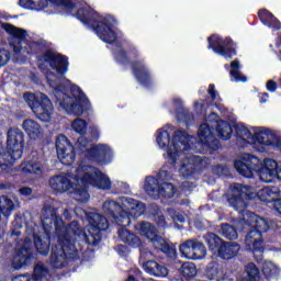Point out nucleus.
I'll return each instance as SVG.
<instances>
[{
	"label": "nucleus",
	"instance_id": "obj_58",
	"mask_svg": "<svg viewBox=\"0 0 281 281\" xmlns=\"http://www.w3.org/2000/svg\"><path fill=\"white\" fill-rule=\"evenodd\" d=\"M123 188L124 190L121 192H123V194H128V191L131 190V187H128V183H123Z\"/></svg>",
	"mask_w": 281,
	"mask_h": 281
},
{
	"label": "nucleus",
	"instance_id": "obj_26",
	"mask_svg": "<svg viewBox=\"0 0 281 281\" xmlns=\"http://www.w3.org/2000/svg\"><path fill=\"white\" fill-rule=\"evenodd\" d=\"M22 128L30 139H41V137H43V127H41V124L32 119L24 120L22 123Z\"/></svg>",
	"mask_w": 281,
	"mask_h": 281
},
{
	"label": "nucleus",
	"instance_id": "obj_40",
	"mask_svg": "<svg viewBox=\"0 0 281 281\" xmlns=\"http://www.w3.org/2000/svg\"><path fill=\"white\" fill-rule=\"evenodd\" d=\"M47 273H49V269L45 267V263L37 262L33 270V280L34 281L43 280L45 276H47Z\"/></svg>",
	"mask_w": 281,
	"mask_h": 281
},
{
	"label": "nucleus",
	"instance_id": "obj_13",
	"mask_svg": "<svg viewBox=\"0 0 281 281\" xmlns=\"http://www.w3.org/2000/svg\"><path fill=\"white\" fill-rule=\"evenodd\" d=\"M38 69L45 70L50 67L58 76H65L69 71V57L67 55L56 53L52 48H47L37 56Z\"/></svg>",
	"mask_w": 281,
	"mask_h": 281
},
{
	"label": "nucleus",
	"instance_id": "obj_33",
	"mask_svg": "<svg viewBox=\"0 0 281 281\" xmlns=\"http://www.w3.org/2000/svg\"><path fill=\"white\" fill-rule=\"evenodd\" d=\"M119 238L130 247H139L142 245V239L126 228L119 229Z\"/></svg>",
	"mask_w": 281,
	"mask_h": 281
},
{
	"label": "nucleus",
	"instance_id": "obj_46",
	"mask_svg": "<svg viewBox=\"0 0 281 281\" xmlns=\"http://www.w3.org/2000/svg\"><path fill=\"white\" fill-rule=\"evenodd\" d=\"M266 89L270 93H276V91H278V82H276L273 79L268 80L266 83Z\"/></svg>",
	"mask_w": 281,
	"mask_h": 281
},
{
	"label": "nucleus",
	"instance_id": "obj_39",
	"mask_svg": "<svg viewBox=\"0 0 281 281\" xmlns=\"http://www.w3.org/2000/svg\"><path fill=\"white\" fill-rule=\"evenodd\" d=\"M234 131L239 139H254V134L243 124H235Z\"/></svg>",
	"mask_w": 281,
	"mask_h": 281
},
{
	"label": "nucleus",
	"instance_id": "obj_30",
	"mask_svg": "<svg viewBox=\"0 0 281 281\" xmlns=\"http://www.w3.org/2000/svg\"><path fill=\"white\" fill-rule=\"evenodd\" d=\"M280 192L278 187H266L259 191V199L263 203H271L272 206L276 205V201H279Z\"/></svg>",
	"mask_w": 281,
	"mask_h": 281
},
{
	"label": "nucleus",
	"instance_id": "obj_35",
	"mask_svg": "<svg viewBox=\"0 0 281 281\" xmlns=\"http://www.w3.org/2000/svg\"><path fill=\"white\" fill-rule=\"evenodd\" d=\"M220 234H222L226 240H236V238H238V231L234 227V225L228 223L221 224Z\"/></svg>",
	"mask_w": 281,
	"mask_h": 281
},
{
	"label": "nucleus",
	"instance_id": "obj_18",
	"mask_svg": "<svg viewBox=\"0 0 281 281\" xmlns=\"http://www.w3.org/2000/svg\"><path fill=\"white\" fill-rule=\"evenodd\" d=\"M34 260V250L32 249V241L26 239L19 247H15V251L11 261V267L19 271V269H25L32 265Z\"/></svg>",
	"mask_w": 281,
	"mask_h": 281
},
{
	"label": "nucleus",
	"instance_id": "obj_59",
	"mask_svg": "<svg viewBox=\"0 0 281 281\" xmlns=\"http://www.w3.org/2000/svg\"><path fill=\"white\" fill-rule=\"evenodd\" d=\"M11 236H21V232H19V231L16 232V231L13 229L11 232Z\"/></svg>",
	"mask_w": 281,
	"mask_h": 281
},
{
	"label": "nucleus",
	"instance_id": "obj_49",
	"mask_svg": "<svg viewBox=\"0 0 281 281\" xmlns=\"http://www.w3.org/2000/svg\"><path fill=\"white\" fill-rule=\"evenodd\" d=\"M117 254H119V256L126 257V256H128V254H131V249L128 248V246L119 245Z\"/></svg>",
	"mask_w": 281,
	"mask_h": 281
},
{
	"label": "nucleus",
	"instance_id": "obj_19",
	"mask_svg": "<svg viewBox=\"0 0 281 281\" xmlns=\"http://www.w3.org/2000/svg\"><path fill=\"white\" fill-rule=\"evenodd\" d=\"M180 254L188 260H203L207 256L205 244L199 239H188L179 247Z\"/></svg>",
	"mask_w": 281,
	"mask_h": 281
},
{
	"label": "nucleus",
	"instance_id": "obj_61",
	"mask_svg": "<svg viewBox=\"0 0 281 281\" xmlns=\"http://www.w3.org/2000/svg\"><path fill=\"white\" fill-rule=\"evenodd\" d=\"M195 161H201V157H195Z\"/></svg>",
	"mask_w": 281,
	"mask_h": 281
},
{
	"label": "nucleus",
	"instance_id": "obj_11",
	"mask_svg": "<svg viewBox=\"0 0 281 281\" xmlns=\"http://www.w3.org/2000/svg\"><path fill=\"white\" fill-rule=\"evenodd\" d=\"M75 181L81 183L75 188V200L79 203H87L89 201V186L99 188V190H111V179L106 175L102 173L100 169L94 168L93 172H86L82 177L75 176Z\"/></svg>",
	"mask_w": 281,
	"mask_h": 281
},
{
	"label": "nucleus",
	"instance_id": "obj_34",
	"mask_svg": "<svg viewBox=\"0 0 281 281\" xmlns=\"http://www.w3.org/2000/svg\"><path fill=\"white\" fill-rule=\"evenodd\" d=\"M196 170H199V164H195L194 159H184L179 168V173L183 179H190Z\"/></svg>",
	"mask_w": 281,
	"mask_h": 281
},
{
	"label": "nucleus",
	"instance_id": "obj_41",
	"mask_svg": "<svg viewBox=\"0 0 281 281\" xmlns=\"http://www.w3.org/2000/svg\"><path fill=\"white\" fill-rule=\"evenodd\" d=\"M45 47H46L45 42H31L29 44V49L31 50V54H33V56H36L37 63H38V56L45 53L43 52Z\"/></svg>",
	"mask_w": 281,
	"mask_h": 281
},
{
	"label": "nucleus",
	"instance_id": "obj_38",
	"mask_svg": "<svg viewBox=\"0 0 281 281\" xmlns=\"http://www.w3.org/2000/svg\"><path fill=\"white\" fill-rule=\"evenodd\" d=\"M245 271L248 278L243 279L241 281H260V270L258 269V266H256V263L249 262L246 266Z\"/></svg>",
	"mask_w": 281,
	"mask_h": 281
},
{
	"label": "nucleus",
	"instance_id": "obj_32",
	"mask_svg": "<svg viewBox=\"0 0 281 281\" xmlns=\"http://www.w3.org/2000/svg\"><path fill=\"white\" fill-rule=\"evenodd\" d=\"M203 238L209 247V251H212V254L217 256L218 250L223 247L225 240L214 233H206Z\"/></svg>",
	"mask_w": 281,
	"mask_h": 281
},
{
	"label": "nucleus",
	"instance_id": "obj_4",
	"mask_svg": "<svg viewBox=\"0 0 281 281\" xmlns=\"http://www.w3.org/2000/svg\"><path fill=\"white\" fill-rule=\"evenodd\" d=\"M46 80L49 87L54 89L53 93L56 102L61 109H65L68 115L80 117V115L91 111V101L80 87L72 85L69 88V86L61 83L56 85V81L52 80L49 76L46 77Z\"/></svg>",
	"mask_w": 281,
	"mask_h": 281
},
{
	"label": "nucleus",
	"instance_id": "obj_36",
	"mask_svg": "<svg viewBox=\"0 0 281 281\" xmlns=\"http://www.w3.org/2000/svg\"><path fill=\"white\" fill-rule=\"evenodd\" d=\"M231 76L234 78L235 82H246L247 76L240 74L238 71L240 69V61L238 59H235L231 63Z\"/></svg>",
	"mask_w": 281,
	"mask_h": 281
},
{
	"label": "nucleus",
	"instance_id": "obj_1",
	"mask_svg": "<svg viewBox=\"0 0 281 281\" xmlns=\"http://www.w3.org/2000/svg\"><path fill=\"white\" fill-rule=\"evenodd\" d=\"M89 225L83 229L77 221H72L65 226V222L60 215L53 212L49 217L42 220V226L46 237L43 238L38 234H33L34 246L37 254L47 256L49 254V245H52V233L55 231L57 244L50 250V267L53 269H64L67 267V260H78V249L76 240L82 236L87 245L98 247L102 240V232L109 229V220L100 213H90L88 215Z\"/></svg>",
	"mask_w": 281,
	"mask_h": 281
},
{
	"label": "nucleus",
	"instance_id": "obj_15",
	"mask_svg": "<svg viewBox=\"0 0 281 281\" xmlns=\"http://www.w3.org/2000/svg\"><path fill=\"white\" fill-rule=\"evenodd\" d=\"M198 148L201 155H213L221 148V140L214 135V127L202 123L198 130Z\"/></svg>",
	"mask_w": 281,
	"mask_h": 281
},
{
	"label": "nucleus",
	"instance_id": "obj_48",
	"mask_svg": "<svg viewBox=\"0 0 281 281\" xmlns=\"http://www.w3.org/2000/svg\"><path fill=\"white\" fill-rule=\"evenodd\" d=\"M149 213L151 214V216H154V218H156L161 214V207H159V205L157 204H151L149 206Z\"/></svg>",
	"mask_w": 281,
	"mask_h": 281
},
{
	"label": "nucleus",
	"instance_id": "obj_31",
	"mask_svg": "<svg viewBox=\"0 0 281 281\" xmlns=\"http://www.w3.org/2000/svg\"><path fill=\"white\" fill-rule=\"evenodd\" d=\"M204 276L206 280L221 281L223 280V269H221V265L218 262L211 261L205 267Z\"/></svg>",
	"mask_w": 281,
	"mask_h": 281
},
{
	"label": "nucleus",
	"instance_id": "obj_62",
	"mask_svg": "<svg viewBox=\"0 0 281 281\" xmlns=\"http://www.w3.org/2000/svg\"><path fill=\"white\" fill-rule=\"evenodd\" d=\"M49 76H54V72H50Z\"/></svg>",
	"mask_w": 281,
	"mask_h": 281
},
{
	"label": "nucleus",
	"instance_id": "obj_7",
	"mask_svg": "<svg viewBox=\"0 0 281 281\" xmlns=\"http://www.w3.org/2000/svg\"><path fill=\"white\" fill-rule=\"evenodd\" d=\"M103 212L108 215V218H112L119 227H128L132 218L137 220L139 216H144L146 204L133 198H126L123 205L115 200H106L103 203Z\"/></svg>",
	"mask_w": 281,
	"mask_h": 281
},
{
	"label": "nucleus",
	"instance_id": "obj_14",
	"mask_svg": "<svg viewBox=\"0 0 281 281\" xmlns=\"http://www.w3.org/2000/svg\"><path fill=\"white\" fill-rule=\"evenodd\" d=\"M24 100H26L29 106L32 109L34 115L41 122H49L52 120V110L54 105L52 104V100L45 93H41L40 97L32 93H24Z\"/></svg>",
	"mask_w": 281,
	"mask_h": 281
},
{
	"label": "nucleus",
	"instance_id": "obj_52",
	"mask_svg": "<svg viewBox=\"0 0 281 281\" xmlns=\"http://www.w3.org/2000/svg\"><path fill=\"white\" fill-rule=\"evenodd\" d=\"M177 117L179 120H183L184 122H188L190 120V112L188 111L177 112Z\"/></svg>",
	"mask_w": 281,
	"mask_h": 281
},
{
	"label": "nucleus",
	"instance_id": "obj_51",
	"mask_svg": "<svg viewBox=\"0 0 281 281\" xmlns=\"http://www.w3.org/2000/svg\"><path fill=\"white\" fill-rule=\"evenodd\" d=\"M19 192L22 196H31L33 190L30 187H22L20 188Z\"/></svg>",
	"mask_w": 281,
	"mask_h": 281
},
{
	"label": "nucleus",
	"instance_id": "obj_50",
	"mask_svg": "<svg viewBox=\"0 0 281 281\" xmlns=\"http://www.w3.org/2000/svg\"><path fill=\"white\" fill-rule=\"evenodd\" d=\"M262 273L263 276H266V278H271V276H273V269H271V267H269V265H263L262 267Z\"/></svg>",
	"mask_w": 281,
	"mask_h": 281
},
{
	"label": "nucleus",
	"instance_id": "obj_55",
	"mask_svg": "<svg viewBox=\"0 0 281 281\" xmlns=\"http://www.w3.org/2000/svg\"><path fill=\"white\" fill-rule=\"evenodd\" d=\"M90 133L92 135V139H98V137H100V131H98V127H90Z\"/></svg>",
	"mask_w": 281,
	"mask_h": 281
},
{
	"label": "nucleus",
	"instance_id": "obj_23",
	"mask_svg": "<svg viewBox=\"0 0 281 281\" xmlns=\"http://www.w3.org/2000/svg\"><path fill=\"white\" fill-rule=\"evenodd\" d=\"M254 133V142H257V144H260V146H271L273 147V144L276 143V137L278 134H276L271 128L267 127H252Z\"/></svg>",
	"mask_w": 281,
	"mask_h": 281
},
{
	"label": "nucleus",
	"instance_id": "obj_22",
	"mask_svg": "<svg viewBox=\"0 0 281 281\" xmlns=\"http://www.w3.org/2000/svg\"><path fill=\"white\" fill-rule=\"evenodd\" d=\"M20 172L23 175H43V165L38 153L32 151L20 165Z\"/></svg>",
	"mask_w": 281,
	"mask_h": 281
},
{
	"label": "nucleus",
	"instance_id": "obj_9",
	"mask_svg": "<svg viewBox=\"0 0 281 281\" xmlns=\"http://www.w3.org/2000/svg\"><path fill=\"white\" fill-rule=\"evenodd\" d=\"M130 56H132L134 60L131 61L128 53L123 48H120L114 53V59L116 63H119V65H131L132 72L134 74L137 82H139L142 87L150 89V87H153V75L150 74L148 65H146L144 59H139V52L135 47L130 49Z\"/></svg>",
	"mask_w": 281,
	"mask_h": 281
},
{
	"label": "nucleus",
	"instance_id": "obj_54",
	"mask_svg": "<svg viewBox=\"0 0 281 281\" xmlns=\"http://www.w3.org/2000/svg\"><path fill=\"white\" fill-rule=\"evenodd\" d=\"M272 148H277L281 153V136H276L274 143L272 144Z\"/></svg>",
	"mask_w": 281,
	"mask_h": 281
},
{
	"label": "nucleus",
	"instance_id": "obj_29",
	"mask_svg": "<svg viewBox=\"0 0 281 281\" xmlns=\"http://www.w3.org/2000/svg\"><path fill=\"white\" fill-rule=\"evenodd\" d=\"M26 5V8H36V1L34 0H20ZM54 1H59L60 5H64V8H68L69 10H72L74 8V1L71 0H38L37 5L38 8H42L45 10L47 5L50 3H54Z\"/></svg>",
	"mask_w": 281,
	"mask_h": 281
},
{
	"label": "nucleus",
	"instance_id": "obj_45",
	"mask_svg": "<svg viewBox=\"0 0 281 281\" xmlns=\"http://www.w3.org/2000/svg\"><path fill=\"white\" fill-rule=\"evenodd\" d=\"M154 221L157 227H161L162 229H166V227H168V222L166 221V216L162 213L154 217Z\"/></svg>",
	"mask_w": 281,
	"mask_h": 281
},
{
	"label": "nucleus",
	"instance_id": "obj_42",
	"mask_svg": "<svg viewBox=\"0 0 281 281\" xmlns=\"http://www.w3.org/2000/svg\"><path fill=\"white\" fill-rule=\"evenodd\" d=\"M167 213L173 223H186V216L183 213L177 211L176 209H167Z\"/></svg>",
	"mask_w": 281,
	"mask_h": 281
},
{
	"label": "nucleus",
	"instance_id": "obj_5",
	"mask_svg": "<svg viewBox=\"0 0 281 281\" xmlns=\"http://www.w3.org/2000/svg\"><path fill=\"white\" fill-rule=\"evenodd\" d=\"M234 168L245 179H254V175H258L263 183H271L273 179L281 181V162L271 158H266L262 162L260 158L248 154L235 160Z\"/></svg>",
	"mask_w": 281,
	"mask_h": 281
},
{
	"label": "nucleus",
	"instance_id": "obj_27",
	"mask_svg": "<svg viewBox=\"0 0 281 281\" xmlns=\"http://www.w3.org/2000/svg\"><path fill=\"white\" fill-rule=\"evenodd\" d=\"M258 18L263 25L270 27V30L280 31L281 30V22L271 13V11L267 9H261L258 11Z\"/></svg>",
	"mask_w": 281,
	"mask_h": 281
},
{
	"label": "nucleus",
	"instance_id": "obj_21",
	"mask_svg": "<svg viewBox=\"0 0 281 281\" xmlns=\"http://www.w3.org/2000/svg\"><path fill=\"white\" fill-rule=\"evenodd\" d=\"M2 29L11 36L10 45L13 47L15 54H19V52L23 49V41L27 38V31L19 29L10 23L2 24Z\"/></svg>",
	"mask_w": 281,
	"mask_h": 281
},
{
	"label": "nucleus",
	"instance_id": "obj_56",
	"mask_svg": "<svg viewBox=\"0 0 281 281\" xmlns=\"http://www.w3.org/2000/svg\"><path fill=\"white\" fill-rule=\"evenodd\" d=\"M12 281H30V279L23 274L15 277Z\"/></svg>",
	"mask_w": 281,
	"mask_h": 281
},
{
	"label": "nucleus",
	"instance_id": "obj_60",
	"mask_svg": "<svg viewBox=\"0 0 281 281\" xmlns=\"http://www.w3.org/2000/svg\"><path fill=\"white\" fill-rule=\"evenodd\" d=\"M175 103H176V104H181V100H180V99H176V100H175Z\"/></svg>",
	"mask_w": 281,
	"mask_h": 281
},
{
	"label": "nucleus",
	"instance_id": "obj_37",
	"mask_svg": "<svg viewBox=\"0 0 281 281\" xmlns=\"http://www.w3.org/2000/svg\"><path fill=\"white\" fill-rule=\"evenodd\" d=\"M180 273L183 278L192 279L196 278L199 271L196 270V265H194V262H184L180 268Z\"/></svg>",
	"mask_w": 281,
	"mask_h": 281
},
{
	"label": "nucleus",
	"instance_id": "obj_24",
	"mask_svg": "<svg viewBox=\"0 0 281 281\" xmlns=\"http://www.w3.org/2000/svg\"><path fill=\"white\" fill-rule=\"evenodd\" d=\"M143 270L154 278H166L169 273L168 268L156 260H147L143 262Z\"/></svg>",
	"mask_w": 281,
	"mask_h": 281
},
{
	"label": "nucleus",
	"instance_id": "obj_8",
	"mask_svg": "<svg viewBox=\"0 0 281 281\" xmlns=\"http://www.w3.org/2000/svg\"><path fill=\"white\" fill-rule=\"evenodd\" d=\"M156 142L159 148L167 151L169 159V166L177 168V159L180 153H188L192 150V135L188 134L184 130H178L173 133L172 139L170 140V133L166 130H158Z\"/></svg>",
	"mask_w": 281,
	"mask_h": 281
},
{
	"label": "nucleus",
	"instance_id": "obj_12",
	"mask_svg": "<svg viewBox=\"0 0 281 281\" xmlns=\"http://www.w3.org/2000/svg\"><path fill=\"white\" fill-rule=\"evenodd\" d=\"M135 229L139 232L140 236H146L148 238L156 251H161L167 258H177V248L159 235L155 225L148 222H140L135 225Z\"/></svg>",
	"mask_w": 281,
	"mask_h": 281
},
{
	"label": "nucleus",
	"instance_id": "obj_25",
	"mask_svg": "<svg viewBox=\"0 0 281 281\" xmlns=\"http://www.w3.org/2000/svg\"><path fill=\"white\" fill-rule=\"evenodd\" d=\"M238 251H240V245L234 241H224L220 247L217 258H221L222 260H232V258L238 256Z\"/></svg>",
	"mask_w": 281,
	"mask_h": 281
},
{
	"label": "nucleus",
	"instance_id": "obj_43",
	"mask_svg": "<svg viewBox=\"0 0 281 281\" xmlns=\"http://www.w3.org/2000/svg\"><path fill=\"white\" fill-rule=\"evenodd\" d=\"M157 181L159 184L161 183H168L172 179V173L166 169H160L159 172L157 173Z\"/></svg>",
	"mask_w": 281,
	"mask_h": 281
},
{
	"label": "nucleus",
	"instance_id": "obj_20",
	"mask_svg": "<svg viewBox=\"0 0 281 281\" xmlns=\"http://www.w3.org/2000/svg\"><path fill=\"white\" fill-rule=\"evenodd\" d=\"M48 183L52 190H54V192H59V194L72 190L74 199H76V186H82L81 182L76 180V183H74L67 176L61 175L50 177Z\"/></svg>",
	"mask_w": 281,
	"mask_h": 281
},
{
	"label": "nucleus",
	"instance_id": "obj_44",
	"mask_svg": "<svg viewBox=\"0 0 281 281\" xmlns=\"http://www.w3.org/2000/svg\"><path fill=\"white\" fill-rule=\"evenodd\" d=\"M10 63V52L0 48V67H5Z\"/></svg>",
	"mask_w": 281,
	"mask_h": 281
},
{
	"label": "nucleus",
	"instance_id": "obj_16",
	"mask_svg": "<svg viewBox=\"0 0 281 281\" xmlns=\"http://www.w3.org/2000/svg\"><path fill=\"white\" fill-rule=\"evenodd\" d=\"M207 49H212L217 56L228 59L238 56V52L236 50L237 44L232 37L223 38L218 34H212L207 37Z\"/></svg>",
	"mask_w": 281,
	"mask_h": 281
},
{
	"label": "nucleus",
	"instance_id": "obj_3",
	"mask_svg": "<svg viewBox=\"0 0 281 281\" xmlns=\"http://www.w3.org/2000/svg\"><path fill=\"white\" fill-rule=\"evenodd\" d=\"M232 194L228 195V203L231 207L239 213L240 221L251 229L246 234L245 244L252 254H265V237L263 234L269 232V222L247 210L249 201L256 199V193L246 192L247 187L240 183H233L231 186Z\"/></svg>",
	"mask_w": 281,
	"mask_h": 281
},
{
	"label": "nucleus",
	"instance_id": "obj_17",
	"mask_svg": "<svg viewBox=\"0 0 281 281\" xmlns=\"http://www.w3.org/2000/svg\"><path fill=\"white\" fill-rule=\"evenodd\" d=\"M144 190L153 199H172L177 194L175 184L170 182L159 184V180L154 176L145 178Z\"/></svg>",
	"mask_w": 281,
	"mask_h": 281
},
{
	"label": "nucleus",
	"instance_id": "obj_47",
	"mask_svg": "<svg viewBox=\"0 0 281 281\" xmlns=\"http://www.w3.org/2000/svg\"><path fill=\"white\" fill-rule=\"evenodd\" d=\"M207 93L211 95V100L213 102L216 100V98H218V91H216V86L214 83L209 85Z\"/></svg>",
	"mask_w": 281,
	"mask_h": 281
},
{
	"label": "nucleus",
	"instance_id": "obj_28",
	"mask_svg": "<svg viewBox=\"0 0 281 281\" xmlns=\"http://www.w3.org/2000/svg\"><path fill=\"white\" fill-rule=\"evenodd\" d=\"M215 131L217 133V137L222 139V142H227V139H232V135H234V127L229 122L224 120L216 121Z\"/></svg>",
	"mask_w": 281,
	"mask_h": 281
},
{
	"label": "nucleus",
	"instance_id": "obj_2",
	"mask_svg": "<svg viewBox=\"0 0 281 281\" xmlns=\"http://www.w3.org/2000/svg\"><path fill=\"white\" fill-rule=\"evenodd\" d=\"M71 126L75 133L81 135L75 145L71 144V140L64 134H59L55 140L57 157L63 166H74V162L76 161V150L79 155L86 153L87 159H89V161H94V164H99V166L111 164V159H113L111 147L108 145H94L89 148L91 140L85 137V135H87V126H89V123H87L85 119H76Z\"/></svg>",
	"mask_w": 281,
	"mask_h": 281
},
{
	"label": "nucleus",
	"instance_id": "obj_53",
	"mask_svg": "<svg viewBox=\"0 0 281 281\" xmlns=\"http://www.w3.org/2000/svg\"><path fill=\"white\" fill-rule=\"evenodd\" d=\"M268 100H269V93L268 92L259 93V102H260V104H266V102Z\"/></svg>",
	"mask_w": 281,
	"mask_h": 281
},
{
	"label": "nucleus",
	"instance_id": "obj_10",
	"mask_svg": "<svg viewBox=\"0 0 281 281\" xmlns=\"http://www.w3.org/2000/svg\"><path fill=\"white\" fill-rule=\"evenodd\" d=\"M25 148V134L19 127H10L7 133V150L0 151V168L8 170L14 161L23 157Z\"/></svg>",
	"mask_w": 281,
	"mask_h": 281
},
{
	"label": "nucleus",
	"instance_id": "obj_6",
	"mask_svg": "<svg viewBox=\"0 0 281 281\" xmlns=\"http://www.w3.org/2000/svg\"><path fill=\"white\" fill-rule=\"evenodd\" d=\"M76 18L108 45H113L117 41V33L113 31V26L117 25V20L111 15H106L102 21V15L91 8H80L77 10Z\"/></svg>",
	"mask_w": 281,
	"mask_h": 281
},
{
	"label": "nucleus",
	"instance_id": "obj_57",
	"mask_svg": "<svg viewBox=\"0 0 281 281\" xmlns=\"http://www.w3.org/2000/svg\"><path fill=\"white\" fill-rule=\"evenodd\" d=\"M63 216L65 221H69L71 218V213L66 209L64 210Z\"/></svg>",
	"mask_w": 281,
	"mask_h": 281
}]
</instances>
